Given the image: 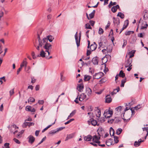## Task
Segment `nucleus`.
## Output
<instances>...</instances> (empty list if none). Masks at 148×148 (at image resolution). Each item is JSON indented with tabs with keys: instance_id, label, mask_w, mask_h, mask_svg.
<instances>
[{
	"instance_id": "48",
	"label": "nucleus",
	"mask_w": 148,
	"mask_h": 148,
	"mask_svg": "<svg viewBox=\"0 0 148 148\" xmlns=\"http://www.w3.org/2000/svg\"><path fill=\"white\" fill-rule=\"evenodd\" d=\"M85 27L86 29H92V27H90V25L88 24H86L85 25Z\"/></svg>"
},
{
	"instance_id": "61",
	"label": "nucleus",
	"mask_w": 148,
	"mask_h": 148,
	"mask_svg": "<svg viewBox=\"0 0 148 148\" xmlns=\"http://www.w3.org/2000/svg\"><path fill=\"white\" fill-rule=\"evenodd\" d=\"M4 145L5 146V148H9V143H5L4 144Z\"/></svg>"
},
{
	"instance_id": "5",
	"label": "nucleus",
	"mask_w": 148,
	"mask_h": 148,
	"mask_svg": "<svg viewBox=\"0 0 148 148\" xmlns=\"http://www.w3.org/2000/svg\"><path fill=\"white\" fill-rule=\"evenodd\" d=\"M92 140L94 143H95L99 144L100 142L99 141V140L100 138V136H97L96 135L92 137Z\"/></svg>"
},
{
	"instance_id": "4",
	"label": "nucleus",
	"mask_w": 148,
	"mask_h": 148,
	"mask_svg": "<svg viewBox=\"0 0 148 148\" xmlns=\"http://www.w3.org/2000/svg\"><path fill=\"white\" fill-rule=\"evenodd\" d=\"M43 47L46 50L45 51L48 52V55H49L50 54V53L48 51L49 49H51V45L49 43H45Z\"/></svg>"
},
{
	"instance_id": "52",
	"label": "nucleus",
	"mask_w": 148,
	"mask_h": 148,
	"mask_svg": "<svg viewBox=\"0 0 148 148\" xmlns=\"http://www.w3.org/2000/svg\"><path fill=\"white\" fill-rule=\"evenodd\" d=\"M127 41L125 40H123V45H122V48H123L124 47L127 45Z\"/></svg>"
},
{
	"instance_id": "7",
	"label": "nucleus",
	"mask_w": 148,
	"mask_h": 148,
	"mask_svg": "<svg viewBox=\"0 0 148 148\" xmlns=\"http://www.w3.org/2000/svg\"><path fill=\"white\" fill-rule=\"evenodd\" d=\"M132 62V60L131 59L129 58L127 59L125 62V67L127 68L129 67V66H132V65L131 64Z\"/></svg>"
},
{
	"instance_id": "23",
	"label": "nucleus",
	"mask_w": 148,
	"mask_h": 148,
	"mask_svg": "<svg viewBox=\"0 0 148 148\" xmlns=\"http://www.w3.org/2000/svg\"><path fill=\"white\" fill-rule=\"evenodd\" d=\"M135 51L134 50H132L131 51L129 52L128 53V55L130 56L129 58L133 57L134 56V54L135 53Z\"/></svg>"
},
{
	"instance_id": "30",
	"label": "nucleus",
	"mask_w": 148,
	"mask_h": 148,
	"mask_svg": "<svg viewBox=\"0 0 148 148\" xmlns=\"http://www.w3.org/2000/svg\"><path fill=\"white\" fill-rule=\"evenodd\" d=\"M47 40H48L50 42H51L53 41V38L51 36H47Z\"/></svg>"
},
{
	"instance_id": "49",
	"label": "nucleus",
	"mask_w": 148,
	"mask_h": 148,
	"mask_svg": "<svg viewBox=\"0 0 148 148\" xmlns=\"http://www.w3.org/2000/svg\"><path fill=\"white\" fill-rule=\"evenodd\" d=\"M38 42H39V45L40 47H42L43 45H44V43L42 41H41V40H40V39L38 40Z\"/></svg>"
},
{
	"instance_id": "27",
	"label": "nucleus",
	"mask_w": 148,
	"mask_h": 148,
	"mask_svg": "<svg viewBox=\"0 0 148 148\" xmlns=\"http://www.w3.org/2000/svg\"><path fill=\"white\" fill-rule=\"evenodd\" d=\"M96 116L97 117L99 118L101 116V112L100 110H98L96 111Z\"/></svg>"
},
{
	"instance_id": "39",
	"label": "nucleus",
	"mask_w": 148,
	"mask_h": 148,
	"mask_svg": "<svg viewBox=\"0 0 148 148\" xmlns=\"http://www.w3.org/2000/svg\"><path fill=\"white\" fill-rule=\"evenodd\" d=\"M27 59L26 58H25L23 60V62H22L24 66L25 67V68L27 66V62L26 61Z\"/></svg>"
},
{
	"instance_id": "44",
	"label": "nucleus",
	"mask_w": 148,
	"mask_h": 148,
	"mask_svg": "<svg viewBox=\"0 0 148 148\" xmlns=\"http://www.w3.org/2000/svg\"><path fill=\"white\" fill-rule=\"evenodd\" d=\"M114 141L115 143H118L119 140H118V137L117 136H114Z\"/></svg>"
},
{
	"instance_id": "19",
	"label": "nucleus",
	"mask_w": 148,
	"mask_h": 148,
	"mask_svg": "<svg viewBox=\"0 0 148 148\" xmlns=\"http://www.w3.org/2000/svg\"><path fill=\"white\" fill-rule=\"evenodd\" d=\"M119 8V5H117L116 6H113L111 8L112 11L114 13L116 12L117 9Z\"/></svg>"
},
{
	"instance_id": "58",
	"label": "nucleus",
	"mask_w": 148,
	"mask_h": 148,
	"mask_svg": "<svg viewBox=\"0 0 148 148\" xmlns=\"http://www.w3.org/2000/svg\"><path fill=\"white\" fill-rule=\"evenodd\" d=\"M65 128V127H60L59 128H58L57 129V130H56L57 131V132H59L60 131L62 130L63 129Z\"/></svg>"
},
{
	"instance_id": "26",
	"label": "nucleus",
	"mask_w": 148,
	"mask_h": 148,
	"mask_svg": "<svg viewBox=\"0 0 148 148\" xmlns=\"http://www.w3.org/2000/svg\"><path fill=\"white\" fill-rule=\"evenodd\" d=\"M95 12V11L93 10L92 12L89 14V20L94 17Z\"/></svg>"
},
{
	"instance_id": "21",
	"label": "nucleus",
	"mask_w": 148,
	"mask_h": 148,
	"mask_svg": "<svg viewBox=\"0 0 148 148\" xmlns=\"http://www.w3.org/2000/svg\"><path fill=\"white\" fill-rule=\"evenodd\" d=\"M46 53H45L43 50H42L40 52V55H38L37 57H45V54Z\"/></svg>"
},
{
	"instance_id": "55",
	"label": "nucleus",
	"mask_w": 148,
	"mask_h": 148,
	"mask_svg": "<svg viewBox=\"0 0 148 148\" xmlns=\"http://www.w3.org/2000/svg\"><path fill=\"white\" fill-rule=\"evenodd\" d=\"M42 42L44 43H47V42L48 41L47 39L46 38H44L42 40Z\"/></svg>"
},
{
	"instance_id": "2",
	"label": "nucleus",
	"mask_w": 148,
	"mask_h": 148,
	"mask_svg": "<svg viewBox=\"0 0 148 148\" xmlns=\"http://www.w3.org/2000/svg\"><path fill=\"white\" fill-rule=\"evenodd\" d=\"M75 39L76 42L77 47H78L80 45V42L81 37V34H79V39L78 38L77 32H76L75 35Z\"/></svg>"
},
{
	"instance_id": "42",
	"label": "nucleus",
	"mask_w": 148,
	"mask_h": 148,
	"mask_svg": "<svg viewBox=\"0 0 148 148\" xmlns=\"http://www.w3.org/2000/svg\"><path fill=\"white\" fill-rule=\"evenodd\" d=\"M104 31L103 29L101 28L100 27L99 29L98 33L99 34L101 35L103 33Z\"/></svg>"
},
{
	"instance_id": "57",
	"label": "nucleus",
	"mask_w": 148,
	"mask_h": 148,
	"mask_svg": "<svg viewBox=\"0 0 148 148\" xmlns=\"http://www.w3.org/2000/svg\"><path fill=\"white\" fill-rule=\"evenodd\" d=\"M46 139V137H44L40 141V142L38 144V145H39L42 143Z\"/></svg>"
},
{
	"instance_id": "18",
	"label": "nucleus",
	"mask_w": 148,
	"mask_h": 148,
	"mask_svg": "<svg viewBox=\"0 0 148 148\" xmlns=\"http://www.w3.org/2000/svg\"><path fill=\"white\" fill-rule=\"evenodd\" d=\"M92 92V90L89 87H87L86 88V93L87 95L89 97Z\"/></svg>"
},
{
	"instance_id": "8",
	"label": "nucleus",
	"mask_w": 148,
	"mask_h": 148,
	"mask_svg": "<svg viewBox=\"0 0 148 148\" xmlns=\"http://www.w3.org/2000/svg\"><path fill=\"white\" fill-rule=\"evenodd\" d=\"M18 128V127H17L15 125H14L11 127L10 131L11 132H13V130H15L14 132V134H15L17 132V130H16Z\"/></svg>"
},
{
	"instance_id": "37",
	"label": "nucleus",
	"mask_w": 148,
	"mask_h": 148,
	"mask_svg": "<svg viewBox=\"0 0 148 148\" xmlns=\"http://www.w3.org/2000/svg\"><path fill=\"white\" fill-rule=\"evenodd\" d=\"M28 102H34L35 101V99L32 97H30L28 99Z\"/></svg>"
},
{
	"instance_id": "10",
	"label": "nucleus",
	"mask_w": 148,
	"mask_h": 148,
	"mask_svg": "<svg viewBox=\"0 0 148 148\" xmlns=\"http://www.w3.org/2000/svg\"><path fill=\"white\" fill-rule=\"evenodd\" d=\"M28 142L29 143L32 144L35 140V138L32 135H30L28 137Z\"/></svg>"
},
{
	"instance_id": "43",
	"label": "nucleus",
	"mask_w": 148,
	"mask_h": 148,
	"mask_svg": "<svg viewBox=\"0 0 148 148\" xmlns=\"http://www.w3.org/2000/svg\"><path fill=\"white\" fill-rule=\"evenodd\" d=\"M122 109V107L121 106H119L118 107L116 108H115V110L118 112H120L121 111Z\"/></svg>"
},
{
	"instance_id": "51",
	"label": "nucleus",
	"mask_w": 148,
	"mask_h": 148,
	"mask_svg": "<svg viewBox=\"0 0 148 148\" xmlns=\"http://www.w3.org/2000/svg\"><path fill=\"white\" fill-rule=\"evenodd\" d=\"M28 122H26L24 123L22 125V127H26V126H28Z\"/></svg>"
},
{
	"instance_id": "31",
	"label": "nucleus",
	"mask_w": 148,
	"mask_h": 148,
	"mask_svg": "<svg viewBox=\"0 0 148 148\" xmlns=\"http://www.w3.org/2000/svg\"><path fill=\"white\" fill-rule=\"evenodd\" d=\"M110 134L112 136H114V130L112 127L110 128Z\"/></svg>"
},
{
	"instance_id": "25",
	"label": "nucleus",
	"mask_w": 148,
	"mask_h": 148,
	"mask_svg": "<svg viewBox=\"0 0 148 148\" xmlns=\"http://www.w3.org/2000/svg\"><path fill=\"white\" fill-rule=\"evenodd\" d=\"M91 78V77L90 76L87 75H85L84 76V80L85 81H88Z\"/></svg>"
},
{
	"instance_id": "33",
	"label": "nucleus",
	"mask_w": 148,
	"mask_h": 148,
	"mask_svg": "<svg viewBox=\"0 0 148 148\" xmlns=\"http://www.w3.org/2000/svg\"><path fill=\"white\" fill-rule=\"evenodd\" d=\"M134 32L133 31H126L125 33V34L126 36L130 35L131 34H133Z\"/></svg>"
},
{
	"instance_id": "13",
	"label": "nucleus",
	"mask_w": 148,
	"mask_h": 148,
	"mask_svg": "<svg viewBox=\"0 0 148 148\" xmlns=\"http://www.w3.org/2000/svg\"><path fill=\"white\" fill-rule=\"evenodd\" d=\"M86 96L84 93H82L79 95V100L80 101H82L84 99L86 98Z\"/></svg>"
},
{
	"instance_id": "53",
	"label": "nucleus",
	"mask_w": 148,
	"mask_h": 148,
	"mask_svg": "<svg viewBox=\"0 0 148 148\" xmlns=\"http://www.w3.org/2000/svg\"><path fill=\"white\" fill-rule=\"evenodd\" d=\"M76 112V110H73L71 113L70 114L72 116H73L74 114H75Z\"/></svg>"
},
{
	"instance_id": "59",
	"label": "nucleus",
	"mask_w": 148,
	"mask_h": 148,
	"mask_svg": "<svg viewBox=\"0 0 148 148\" xmlns=\"http://www.w3.org/2000/svg\"><path fill=\"white\" fill-rule=\"evenodd\" d=\"M38 103L39 104H43L44 103V101L43 100H39L38 101Z\"/></svg>"
},
{
	"instance_id": "46",
	"label": "nucleus",
	"mask_w": 148,
	"mask_h": 148,
	"mask_svg": "<svg viewBox=\"0 0 148 148\" xmlns=\"http://www.w3.org/2000/svg\"><path fill=\"white\" fill-rule=\"evenodd\" d=\"M114 121L116 123H118L120 121V119L118 117H115L114 119Z\"/></svg>"
},
{
	"instance_id": "28",
	"label": "nucleus",
	"mask_w": 148,
	"mask_h": 148,
	"mask_svg": "<svg viewBox=\"0 0 148 148\" xmlns=\"http://www.w3.org/2000/svg\"><path fill=\"white\" fill-rule=\"evenodd\" d=\"M55 123V121H54V123H53L51 125H49L47 127L44 129L42 131V132H44L45 131L47 130L50 127H51L52 125H54Z\"/></svg>"
},
{
	"instance_id": "11",
	"label": "nucleus",
	"mask_w": 148,
	"mask_h": 148,
	"mask_svg": "<svg viewBox=\"0 0 148 148\" xmlns=\"http://www.w3.org/2000/svg\"><path fill=\"white\" fill-rule=\"evenodd\" d=\"M84 88V86L83 84L81 83L77 85V89L80 92H82L83 91Z\"/></svg>"
},
{
	"instance_id": "40",
	"label": "nucleus",
	"mask_w": 148,
	"mask_h": 148,
	"mask_svg": "<svg viewBox=\"0 0 148 148\" xmlns=\"http://www.w3.org/2000/svg\"><path fill=\"white\" fill-rule=\"evenodd\" d=\"M32 107L31 106H27L25 108V110L26 111H29L30 112L31 110V109H32Z\"/></svg>"
},
{
	"instance_id": "22",
	"label": "nucleus",
	"mask_w": 148,
	"mask_h": 148,
	"mask_svg": "<svg viewBox=\"0 0 148 148\" xmlns=\"http://www.w3.org/2000/svg\"><path fill=\"white\" fill-rule=\"evenodd\" d=\"M92 61L94 64H98L97 58L96 57L93 58L92 59Z\"/></svg>"
},
{
	"instance_id": "60",
	"label": "nucleus",
	"mask_w": 148,
	"mask_h": 148,
	"mask_svg": "<svg viewBox=\"0 0 148 148\" xmlns=\"http://www.w3.org/2000/svg\"><path fill=\"white\" fill-rule=\"evenodd\" d=\"M99 48L100 47H102V48H104V47L103 46V43L102 42H99Z\"/></svg>"
},
{
	"instance_id": "64",
	"label": "nucleus",
	"mask_w": 148,
	"mask_h": 148,
	"mask_svg": "<svg viewBox=\"0 0 148 148\" xmlns=\"http://www.w3.org/2000/svg\"><path fill=\"white\" fill-rule=\"evenodd\" d=\"M36 79H35L34 77H32V81L31 82L32 83H34L36 81Z\"/></svg>"
},
{
	"instance_id": "15",
	"label": "nucleus",
	"mask_w": 148,
	"mask_h": 148,
	"mask_svg": "<svg viewBox=\"0 0 148 148\" xmlns=\"http://www.w3.org/2000/svg\"><path fill=\"white\" fill-rule=\"evenodd\" d=\"M128 20H127L125 21V23L123 25V26L122 27V28L121 29V31H120V33H121V32L124 30L127 27V26H128Z\"/></svg>"
},
{
	"instance_id": "35",
	"label": "nucleus",
	"mask_w": 148,
	"mask_h": 148,
	"mask_svg": "<svg viewBox=\"0 0 148 148\" xmlns=\"http://www.w3.org/2000/svg\"><path fill=\"white\" fill-rule=\"evenodd\" d=\"M2 80H3L4 82H5L6 79H5V77L4 76H3L2 77L0 78V84H1L3 83Z\"/></svg>"
},
{
	"instance_id": "63",
	"label": "nucleus",
	"mask_w": 148,
	"mask_h": 148,
	"mask_svg": "<svg viewBox=\"0 0 148 148\" xmlns=\"http://www.w3.org/2000/svg\"><path fill=\"white\" fill-rule=\"evenodd\" d=\"M100 122L101 123H103L105 121V118L104 117L101 118L99 120Z\"/></svg>"
},
{
	"instance_id": "29",
	"label": "nucleus",
	"mask_w": 148,
	"mask_h": 148,
	"mask_svg": "<svg viewBox=\"0 0 148 148\" xmlns=\"http://www.w3.org/2000/svg\"><path fill=\"white\" fill-rule=\"evenodd\" d=\"M119 75L122 78H123L125 76V74L123 72V71L121 70L120 71Z\"/></svg>"
},
{
	"instance_id": "9",
	"label": "nucleus",
	"mask_w": 148,
	"mask_h": 148,
	"mask_svg": "<svg viewBox=\"0 0 148 148\" xmlns=\"http://www.w3.org/2000/svg\"><path fill=\"white\" fill-rule=\"evenodd\" d=\"M113 23L115 26L118 27V25L120 23V20L119 18H115L113 17Z\"/></svg>"
},
{
	"instance_id": "34",
	"label": "nucleus",
	"mask_w": 148,
	"mask_h": 148,
	"mask_svg": "<svg viewBox=\"0 0 148 148\" xmlns=\"http://www.w3.org/2000/svg\"><path fill=\"white\" fill-rule=\"evenodd\" d=\"M126 82V79H124L121 81V87H123L124 86V84Z\"/></svg>"
},
{
	"instance_id": "41",
	"label": "nucleus",
	"mask_w": 148,
	"mask_h": 148,
	"mask_svg": "<svg viewBox=\"0 0 148 148\" xmlns=\"http://www.w3.org/2000/svg\"><path fill=\"white\" fill-rule=\"evenodd\" d=\"M3 11L1 9L0 11V20L1 19V18L4 15Z\"/></svg>"
},
{
	"instance_id": "38",
	"label": "nucleus",
	"mask_w": 148,
	"mask_h": 148,
	"mask_svg": "<svg viewBox=\"0 0 148 148\" xmlns=\"http://www.w3.org/2000/svg\"><path fill=\"white\" fill-rule=\"evenodd\" d=\"M122 131V129L121 128H119L116 130V133L117 135H119L121 133Z\"/></svg>"
},
{
	"instance_id": "32",
	"label": "nucleus",
	"mask_w": 148,
	"mask_h": 148,
	"mask_svg": "<svg viewBox=\"0 0 148 148\" xmlns=\"http://www.w3.org/2000/svg\"><path fill=\"white\" fill-rule=\"evenodd\" d=\"M117 16H119L121 18H123L124 17V14L121 12H119L117 15Z\"/></svg>"
},
{
	"instance_id": "14",
	"label": "nucleus",
	"mask_w": 148,
	"mask_h": 148,
	"mask_svg": "<svg viewBox=\"0 0 148 148\" xmlns=\"http://www.w3.org/2000/svg\"><path fill=\"white\" fill-rule=\"evenodd\" d=\"M97 45L96 44V43L95 42H93V43L92 44L90 47V50L92 51H94L96 49L97 47Z\"/></svg>"
},
{
	"instance_id": "3",
	"label": "nucleus",
	"mask_w": 148,
	"mask_h": 148,
	"mask_svg": "<svg viewBox=\"0 0 148 148\" xmlns=\"http://www.w3.org/2000/svg\"><path fill=\"white\" fill-rule=\"evenodd\" d=\"M87 123L89 125L91 124L92 125L95 126L96 125L99 126V124H97V121L94 120L93 118H91L89 120L87 121Z\"/></svg>"
},
{
	"instance_id": "12",
	"label": "nucleus",
	"mask_w": 148,
	"mask_h": 148,
	"mask_svg": "<svg viewBox=\"0 0 148 148\" xmlns=\"http://www.w3.org/2000/svg\"><path fill=\"white\" fill-rule=\"evenodd\" d=\"M144 141L142 140L141 139H140L138 141H135L134 144V145L136 147L139 146L141 142H143Z\"/></svg>"
},
{
	"instance_id": "24",
	"label": "nucleus",
	"mask_w": 148,
	"mask_h": 148,
	"mask_svg": "<svg viewBox=\"0 0 148 148\" xmlns=\"http://www.w3.org/2000/svg\"><path fill=\"white\" fill-rule=\"evenodd\" d=\"M74 136V134H71L67 135L66 137L65 140H68V139H70L73 138Z\"/></svg>"
},
{
	"instance_id": "16",
	"label": "nucleus",
	"mask_w": 148,
	"mask_h": 148,
	"mask_svg": "<svg viewBox=\"0 0 148 148\" xmlns=\"http://www.w3.org/2000/svg\"><path fill=\"white\" fill-rule=\"evenodd\" d=\"M112 101V99L111 98L110 95H108L106 97V101L107 103H109L111 102Z\"/></svg>"
},
{
	"instance_id": "45",
	"label": "nucleus",
	"mask_w": 148,
	"mask_h": 148,
	"mask_svg": "<svg viewBox=\"0 0 148 148\" xmlns=\"http://www.w3.org/2000/svg\"><path fill=\"white\" fill-rule=\"evenodd\" d=\"M57 132V130H52L49 132V134L53 135Z\"/></svg>"
},
{
	"instance_id": "6",
	"label": "nucleus",
	"mask_w": 148,
	"mask_h": 148,
	"mask_svg": "<svg viewBox=\"0 0 148 148\" xmlns=\"http://www.w3.org/2000/svg\"><path fill=\"white\" fill-rule=\"evenodd\" d=\"M104 75V73L102 72H99L96 73L95 75H94L93 77L94 78L98 79Z\"/></svg>"
},
{
	"instance_id": "36",
	"label": "nucleus",
	"mask_w": 148,
	"mask_h": 148,
	"mask_svg": "<svg viewBox=\"0 0 148 148\" xmlns=\"http://www.w3.org/2000/svg\"><path fill=\"white\" fill-rule=\"evenodd\" d=\"M106 81V79L105 78H103L101 79L99 82V84H103Z\"/></svg>"
},
{
	"instance_id": "54",
	"label": "nucleus",
	"mask_w": 148,
	"mask_h": 148,
	"mask_svg": "<svg viewBox=\"0 0 148 148\" xmlns=\"http://www.w3.org/2000/svg\"><path fill=\"white\" fill-rule=\"evenodd\" d=\"M14 89H13L10 91V96L12 95L14 93Z\"/></svg>"
},
{
	"instance_id": "1",
	"label": "nucleus",
	"mask_w": 148,
	"mask_h": 148,
	"mask_svg": "<svg viewBox=\"0 0 148 148\" xmlns=\"http://www.w3.org/2000/svg\"><path fill=\"white\" fill-rule=\"evenodd\" d=\"M113 114L112 111L110 110H106L104 113L105 117L107 118L110 117Z\"/></svg>"
},
{
	"instance_id": "47",
	"label": "nucleus",
	"mask_w": 148,
	"mask_h": 148,
	"mask_svg": "<svg viewBox=\"0 0 148 148\" xmlns=\"http://www.w3.org/2000/svg\"><path fill=\"white\" fill-rule=\"evenodd\" d=\"M148 18V12H146L144 14V18L146 20Z\"/></svg>"
},
{
	"instance_id": "20",
	"label": "nucleus",
	"mask_w": 148,
	"mask_h": 148,
	"mask_svg": "<svg viewBox=\"0 0 148 148\" xmlns=\"http://www.w3.org/2000/svg\"><path fill=\"white\" fill-rule=\"evenodd\" d=\"M112 139H110L106 141V144L108 146H110L112 145Z\"/></svg>"
},
{
	"instance_id": "56",
	"label": "nucleus",
	"mask_w": 148,
	"mask_h": 148,
	"mask_svg": "<svg viewBox=\"0 0 148 148\" xmlns=\"http://www.w3.org/2000/svg\"><path fill=\"white\" fill-rule=\"evenodd\" d=\"M89 23L91 26H93L94 25L95 22L93 21L90 20L89 21Z\"/></svg>"
},
{
	"instance_id": "17",
	"label": "nucleus",
	"mask_w": 148,
	"mask_h": 148,
	"mask_svg": "<svg viewBox=\"0 0 148 148\" xmlns=\"http://www.w3.org/2000/svg\"><path fill=\"white\" fill-rule=\"evenodd\" d=\"M92 138V136L90 135H89L86 136H85L84 137V140L87 141H91Z\"/></svg>"
},
{
	"instance_id": "50",
	"label": "nucleus",
	"mask_w": 148,
	"mask_h": 148,
	"mask_svg": "<svg viewBox=\"0 0 148 148\" xmlns=\"http://www.w3.org/2000/svg\"><path fill=\"white\" fill-rule=\"evenodd\" d=\"M14 141L16 143L19 144L20 143V142L17 139L14 138L13 139Z\"/></svg>"
},
{
	"instance_id": "62",
	"label": "nucleus",
	"mask_w": 148,
	"mask_h": 148,
	"mask_svg": "<svg viewBox=\"0 0 148 148\" xmlns=\"http://www.w3.org/2000/svg\"><path fill=\"white\" fill-rule=\"evenodd\" d=\"M148 26V25L147 24H146L145 25H144V26H142L141 27V29H144L145 28H147V27Z\"/></svg>"
}]
</instances>
